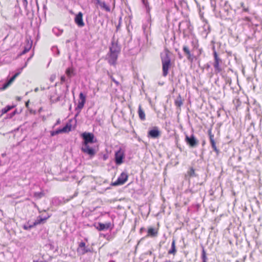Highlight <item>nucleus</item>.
Masks as SVG:
<instances>
[{
	"label": "nucleus",
	"instance_id": "nucleus-1",
	"mask_svg": "<svg viewBox=\"0 0 262 262\" xmlns=\"http://www.w3.org/2000/svg\"><path fill=\"white\" fill-rule=\"evenodd\" d=\"M110 51L108 53V62L110 64L115 65L117 60L118 54L121 51V47L118 45V40L113 38L111 45L109 48Z\"/></svg>",
	"mask_w": 262,
	"mask_h": 262
},
{
	"label": "nucleus",
	"instance_id": "nucleus-2",
	"mask_svg": "<svg viewBox=\"0 0 262 262\" xmlns=\"http://www.w3.org/2000/svg\"><path fill=\"white\" fill-rule=\"evenodd\" d=\"M161 56L162 63L163 76L165 77L167 75L169 69L171 66V59L169 53L167 51L161 54Z\"/></svg>",
	"mask_w": 262,
	"mask_h": 262
},
{
	"label": "nucleus",
	"instance_id": "nucleus-3",
	"mask_svg": "<svg viewBox=\"0 0 262 262\" xmlns=\"http://www.w3.org/2000/svg\"><path fill=\"white\" fill-rule=\"evenodd\" d=\"M213 56L214 58V61L213 63V67L214 68V71L215 73H220L222 69L221 67V64L222 63V59L218 56V55L216 52V51L214 49L213 51Z\"/></svg>",
	"mask_w": 262,
	"mask_h": 262
},
{
	"label": "nucleus",
	"instance_id": "nucleus-4",
	"mask_svg": "<svg viewBox=\"0 0 262 262\" xmlns=\"http://www.w3.org/2000/svg\"><path fill=\"white\" fill-rule=\"evenodd\" d=\"M83 139L82 144H89V143H94V135L91 133L84 132L81 135Z\"/></svg>",
	"mask_w": 262,
	"mask_h": 262
},
{
	"label": "nucleus",
	"instance_id": "nucleus-5",
	"mask_svg": "<svg viewBox=\"0 0 262 262\" xmlns=\"http://www.w3.org/2000/svg\"><path fill=\"white\" fill-rule=\"evenodd\" d=\"M185 141L187 144L192 147H195L199 143L198 140L195 138L194 135L192 134L190 136L186 135Z\"/></svg>",
	"mask_w": 262,
	"mask_h": 262
},
{
	"label": "nucleus",
	"instance_id": "nucleus-6",
	"mask_svg": "<svg viewBox=\"0 0 262 262\" xmlns=\"http://www.w3.org/2000/svg\"><path fill=\"white\" fill-rule=\"evenodd\" d=\"M124 158V153L121 149L115 152V161L117 165L121 164L123 163V160Z\"/></svg>",
	"mask_w": 262,
	"mask_h": 262
},
{
	"label": "nucleus",
	"instance_id": "nucleus-7",
	"mask_svg": "<svg viewBox=\"0 0 262 262\" xmlns=\"http://www.w3.org/2000/svg\"><path fill=\"white\" fill-rule=\"evenodd\" d=\"M128 175L125 172H122L117 181L113 183L114 186L122 185L127 180Z\"/></svg>",
	"mask_w": 262,
	"mask_h": 262
},
{
	"label": "nucleus",
	"instance_id": "nucleus-8",
	"mask_svg": "<svg viewBox=\"0 0 262 262\" xmlns=\"http://www.w3.org/2000/svg\"><path fill=\"white\" fill-rule=\"evenodd\" d=\"M208 135L209 136V140H210L211 147L212 148L213 150L216 152V155H219V154L220 153V150L216 147V143L214 139V135L212 134L211 129H209L208 130Z\"/></svg>",
	"mask_w": 262,
	"mask_h": 262
},
{
	"label": "nucleus",
	"instance_id": "nucleus-9",
	"mask_svg": "<svg viewBox=\"0 0 262 262\" xmlns=\"http://www.w3.org/2000/svg\"><path fill=\"white\" fill-rule=\"evenodd\" d=\"M79 99L80 100L78 102V105L75 108L76 111H78V112L81 111L86 101V97L82 92L79 94Z\"/></svg>",
	"mask_w": 262,
	"mask_h": 262
},
{
	"label": "nucleus",
	"instance_id": "nucleus-10",
	"mask_svg": "<svg viewBox=\"0 0 262 262\" xmlns=\"http://www.w3.org/2000/svg\"><path fill=\"white\" fill-rule=\"evenodd\" d=\"M81 150L91 157L95 155L94 149L90 147L89 144H82Z\"/></svg>",
	"mask_w": 262,
	"mask_h": 262
},
{
	"label": "nucleus",
	"instance_id": "nucleus-11",
	"mask_svg": "<svg viewBox=\"0 0 262 262\" xmlns=\"http://www.w3.org/2000/svg\"><path fill=\"white\" fill-rule=\"evenodd\" d=\"M114 226V224L111 223V222H108L106 223H99L98 224L97 229L99 231H103L107 230L109 228L112 229L113 228Z\"/></svg>",
	"mask_w": 262,
	"mask_h": 262
},
{
	"label": "nucleus",
	"instance_id": "nucleus-12",
	"mask_svg": "<svg viewBox=\"0 0 262 262\" xmlns=\"http://www.w3.org/2000/svg\"><path fill=\"white\" fill-rule=\"evenodd\" d=\"M160 135V132L158 128L156 126L154 127L148 132V137L154 139L158 138Z\"/></svg>",
	"mask_w": 262,
	"mask_h": 262
},
{
	"label": "nucleus",
	"instance_id": "nucleus-13",
	"mask_svg": "<svg viewBox=\"0 0 262 262\" xmlns=\"http://www.w3.org/2000/svg\"><path fill=\"white\" fill-rule=\"evenodd\" d=\"M183 51L185 55L187 56V59L189 61L192 62L195 57L193 54L191 53L189 48L187 46H184L183 47Z\"/></svg>",
	"mask_w": 262,
	"mask_h": 262
},
{
	"label": "nucleus",
	"instance_id": "nucleus-14",
	"mask_svg": "<svg viewBox=\"0 0 262 262\" xmlns=\"http://www.w3.org/2000/svg\"><path fill=\"white\" fill-rule=\"evenodd\" d=\"M75 22L79 27H82L84 26V23H83L82 19V13L81 12H79L76 15L75 17Z\"/></svg>",
	"mask_w": 262,
	"mask_h": 262
},
{
	"label": "nucleus",
	"instance_id": "nucleus-15",
	"mask_svg": "<svg viewBox=\"0 0 262 262\" xmlns=\"http://www.w3.org/2000/svg\"><path fill=\"white\" fill-rule=\"evenodd\" d=\"M20 72L16 73L12 77L10 78V79L6 83H5L3 86L0 88V90H5L14 80V79L19 75L20 74Z\"/></svg>",
	"mask_w": 262,
	"mask_h": 262
},
{
	"label": "nucleus",
	"instance_id": "nucleus-16",
	"mask_svg": "<svg viewBox=\"0 0 262 262\" xmlns=\"http://www.w3.org/2000/svg\"><path fill=\"white\" fill-rule=\"evenodd\" d=\"M95 4L96 5L99 6L102 9L105 10L106 12L111 11L110 6L106 5L104 2H102L100 0L99 1H98V2H95Z\"/></svg>",
	"mask_w": 262,
	"mask_h": 262
},
{
	"label": "nucleus",
	"instance_id": "nucleus-17",
	"mask_svg": "<svg viewBox=\"0 0 262 262\" xmlns=\"http://www.w3.org/2000/svg\"><path fill=\"white\" fill-rule=\"evenodd\" d=\"M66 74L68 78L70 79L73 76L76 75L75 69L72 66L68 68L66 70Z\"/></svg>",
	"mask_w": 262,
	"mask_h": 262
},
{
	"label": "nucleus",
	"instance_id": "nucleus-18",
	"mask_svg": "<svg viewBox=\"0 0 262 262\" xmlns=\"http://www.w3.org/2000/svg\"><path fill=\"white\" fill-rule=\"evenodd\" d=\"M142 4L144 7L145 9L146 13L148 15H150V11L151 9V8L149 6V4L148 3V0H141Z\"/></svg>",
	"mask_w": 262,
	"mask_h": 262
},
{
	"label": "nucleus",
	"instance_id": "nucleus-19",
	"mask_svg": "<svg viewBox=\"0 0 262 262\" xmlns=\"http://www.w3.org/2000/svg\"><path fill=\"white\" fill-rule=\"evenodd\" d=\"M147 236L156 237L158 235V230L154 228L150 227L147 230Z\"/></svg>",
	"mask_w": 262,
	"mask_h": 262
},
{
	"label": "nucleus",
	"instance_id": "nucleus-20",
	"mask_svg": "<svg viewBox=\"0 0 262 262\" xmlns=\"http://www.w3.org/2000/svg\"><path fill=\"white\" fill-rule=\"evenodd\" d=\"M176 241L174 239L172 240L171 243V246L170 249L168 251V253L169 254H172L174 255L177 252V249L176 247Z\"/></svg>",
	"mask_w": 262,
	"mask_h": 262
},
{
	"label": "nucleus",
	"instance_id": "nucleus-21",
	"mask_svg": "<svg viewBox=\"0 0 262 262\" xmlns=\"http://www.w3.org/2000/svg\"><path fill=\"white\" fill-rule=\"evenodd\" d=\"M47 219V217L42 218L40 216H38L35 221L33 223L34 226H36L39 224L44 223V222Z\"/></svg>",
	"mask_w": 262,
	"mask_h": 262
},
{
	"label": "nucleus",
	"instance_id": "nucleus-22",
	"mask_svg": "<svg viewBox=\"0 0 262 262\" xmlns=\"http://www.w3.org/2000/svg\"><path fill=\"white\" fill-rule=\"evenodd\" d=\"M138 114L139 118L141 120L143 121L145 119V115L144 111L142 109L141 105H139V106Z\"/></svg>",
	"mask_w": 262,
	"mask_h": 262
},
{
	"label": "nucleus",
	"instance_id": "nucleus-23",
	"mask_svg": "<svg viewBox=\"0 0 262 262\" xmlns=\"http://www.w3.org/2000/svg\"><path fill=\"white\" fill-rule=\"evenodd\" d=\"M64 98V97H63V98ZM62 98V97L61 96H58L56 98H54V96H51L50 97V101L51 103H55L58 101H60Z\"/></svg>",
	"mask_w": 262,
	"mask_h": 262
},
{
	"label": "nucleus",
	"instance_id": "nucleus-24",
	"mask_svg": "<svg viewBox=\"0 0 262 262\" xmlns=\"http://www.w3.org/2000/svg\"><path fill=\"white\" fill-rule=\"evenodd\" d=\"M53 33L57 36H59L63 33V30L60 29L57 27H54L52 29Z\"/></svg>",
	"mask_w": 262,
	"mask_h": 262
},
{
	"label": "nucleus",
	"instance_id": "nucleus-25",
	"mask_svg": "<svg viewBox=\"0 0 262 262\" xmlns=\"http://www.w3.org/2000/svg\"><path fill=\"white\" fill-rule=\"evenodd\" d=\"M14 106H11V105H7L5 108H3L1 111V114L0 116H2L4 114L7 113L8 112L10 111L11 109H12Z\"/></svg>",
	"mask_w": 262,
	"mask_h": 262
},
{
	"label": "nucleus",
	"instance_id": "nucleus-26",
	"mask_svg": "<svg viewBox=\"0 0 262 262\" xmlns=\"http://www.w3.org/2000/svg\"><path fill=\"white\" fill-rule=\"evenodd\" d=\"M71 124L67 123L63 127L61 128L62 133L70 132L71 130Z\"/></svg>",
	"mask_w": 262,
	"mask_h": 262
},
{
	"label": "nucleus",
	"instance_id": "nucleus-27",
	"mask_svg": "<svg viewBox=\"0 0 262 262\" xmlns=\"http://www.w3.org/2000/svg\"><path fill=\"white\" fill-rule=\"evenodd\" d=\"M201 259L202 260V262H207L208 258L206 256V253L204 249V248L202 247V254H201Z\"/></svg>",
	"mask_w": 262,
	"mask_h": 262
},
{
	"label": "nucleus",
	"instance_id": "nucleus-28",
	"mask_svg": "<svg viewBox=\"0 0 262 262\" xmlns=\"http://www.w3.org/2000/svg\"><path fill=\"white\" fill-rule=\"evenodd\" d=\"M34 227L35 226H34L33 223L32 224H30L28 222L27 223L23 225V228L26 230H29Z\"/></svg>",
	"mask_w": 262,
	"mask_h": 262
},
{
	"label": "nucleus",
	"instance_id": "nucleus-29",
	"mask_svg": "<svg viewBox=\"0 0 262 262\" xmlns=\"http://www.w3.org/2000/svg\"><path fill=\"white\" fill-rule=\"evenodd\" d=\"M51 50L55 55L58 56L59 55V50L56 46L52 47V48H51Z\"/></svg>",
	"mask_w": 262,
	"mask_h": 262
},
{
	"label": "nucleus",
	"instance_id": "nucleus-30",
	"mask_svg": "<svg viewBox=\"0 0 262 262\" xmlns=\"http://www.w3.org/2000/svg\"><path fill=\"white\" fill-rule=\"evenodd\" d=\"M174 103H175L176 106H177L178 107H180L183 104L182 100H181V98L180 97L178 98L175 100Z\"/></svg>",
	"mask_w": 262,
	"mask_h": 262
},
{
	"label": "nucleus",
	"instance_id": "nucleus-31",
	"mask_svg": "<svg viewBox=\"0 0 262 262\" xmlns=\"http://www.w3.org/2000/svg\"><path fill=\"white\" fill-rule=\"evenodd\" d=\"M61 133H62L61 129V128H59L56 130L51 131L50 133V134H51V136H54L56 135H58V134H61Z\"/></svg>",
	"mask_w": 262,
	"mask_h": 262
},
{
	"label": "nucleus",
	"instance_id": "nucleus-32",
	"mask_svg": "<svg viewBox=\"0 0 262 262\" xmlns=\"http://www.w3.org/2000/svg\"><path fill=\"white\" fill-rule=\"evenodd\" d=\"M210 5L211 7L213 8L214 12L217 11L216 6V2L215 0H210Z\"/></svg>",
	"mask_w": 262,
	"mask_h": 262
},
{
	"label": "nucleus",
	"instance_id": "nucleus-33",
	"mask_svg": "<svg viewBox=\"0 0 262 262\" xmlns=\"http://www.w3.org/2000/svg\"><path fill=\"white\" fill-rule=\"evenodd\" d=\"M188 173L189 176L191 177H196V176L193 168H191Z\"/></svg>",
	"mask_w": 262,
	"mask_h": 262
},
{
	"label": "nucleus",
	"instance_id": "nucleus-34",
	"mask_svg": "<svg viewBox=\"0 0 262 262\" xmlns=\"http://www.w3.org/2000/svg\"><path fill=\"white\" fill-rule=\"evenodd\" d=\"M81 253L82 254H84L91 251L90 249L86 248L85 247L84 248L81 249Z\"/></svg>",
	"mask_w": 262,
	"mask_h": 262
},
{
	"label": "nucleus",
	"instance_id": "nucleus-35",
	"mask_svg": "<svg viewBox=\"0 0 262 262\" xmlns=\"http://www.w3.org/2000/svg\"><path fill=\"white\" fill-rule=\"evenodd\" d=\"M85 246V243L84 242H80L79 244L78 250L80 249V250H81V249L84 248Z\"/></svg>",
	"mask_w": 262,
	"mask_h": 262
},
{
	"label": "nucleus",
	"instance_id": "nucleus-36",
	"mask_svg": "<svg viewBox=\"0 0 262 262\" xmlns=\"http://www.w3.org/2000/svg\"><path fill=\"white\" fill-rule=\"evenodd\" d=\"M241 7L243 8V11H244V12H248L249 11V9L248 7H246L245 6H244V4L243 3H241Z\"/></svg>",
	"mask_w": 262,
	"mask_h": 262
},
{
	"label": "nucleus",
	"instance_id": "nucleus-37",
	"mask_svg": "<svg viewBox=\"0 0 262 262\" xmlns=\"http://www.w3.org/2000/svg\"><path fill=\"white\" fill-rule=\"evenodd\" d=\"M23 5L25 8H26L28 5L27 0H23Z\"/></svg>",
	"mask_w": 262,
	"mask_h": 262
},
{
	"label": "nucleus",
	"instance_id": "nucleus-38",
	"mask_svg": "<svg viewBox=\"0 0 262 262\" xmlns=\"http://www.w3.org/2000/svg\"><path fill=\"white\" fill-rule=\"evenodd\" d=\"M61 83H62L66 81V77L65 76L63 75L60 78Z\"/></svg>",
	"mask_w": 262,
	"mask_h": 262
},
{
	"label": "nucleus",
	"instance_id": "nucleus-39",
	"mask_svg": "<svg viewBox=\"0 0 262 262\" xmlns=\"http://www.w3.org/2000/svg\"><path fill=\"white\" fill-rule=\"evenodd\" d=\"M60 123V119H58L57 121L55 124H54V126H56Z\"/></svg>",
	"mask_w": 262,
	"mask_h": 262
},
{
	"label": "nucleus",
	"instance_id": "nucleus-40",
	"mask_svg": "<svg viewBox=\"0 0 262 262\" xmlns=\"http://www.w3.org/2000/svg\"><path fill=\"white\" fill-rule=\"evenodd\" d=\"M259 121H260V123H259V126H261V125L262 116H259Z\"/></svg>",
	"mask_w": 262,
	"mask_h": 262
},
{
	"label": "nucleus",
	"instance_id": "nucleus-41",
	"mask_svg": "<svg viewBox=\"0 0 262 262\" xmlns=\"http://www.w3.org/2000/svg\"><path fill=\"white\" fill-rule=\"evenodd\" d=\"M29 50V49H25V50L23 51L22 54H25L26 52H27Z\"/></svg>",
	"mask_w": 262,
	"mask_h": 262
},
{
	"label": "nucleus",
	"instance_id": "nucleus-42",
	"mask_svg": "<svg viewBox=\"0 0 262 262\" xmlns=\"http://www.w3.org/2000/svg\"><path fill=\"white\" fill-rule=\"evenodd\" d=\"M14 116V115H12V113H11L9 114L8 115V118H12V117H13V116Z\"/></svg>",
	"mask_w": 262,
	"mask_h": 262
},
{
	"label": "nucleus",
	"instance_id": "nucleus-43",
	"mask_svg": "<svg viewBox=\"0 0 262 262\" xmlns=\"http://www.w3.org/2000/svg\"><path fill=\"white\" fill-rule=\"evenodd\" d=\"M245 20L248 21H250V18L249 17H245Z\"/></svg>",
	"mask_w": 262,
	"mask_h": 262
},
{
	"label": "nucleus",
	"instance_id": "nucleus-44",
	"mask_svg": "<svg viewBox=\"0 0 262 262\" xmlns=\"http://www.w3.org/2000/svg\"><path fill=\"white\" fill-rule=\"evenodd\" d=\"M55 78V76L52 75V76L51 77V78H50L51 80V81H53Z\"/></svg>",
	"mask_w": 262,
	"mask_h": 262
},
{
	"label": "nucleus",
	"instance_id": "nucleus-45",
	"mask_svg": "<svg viewBox=\"0 0 262 262\" xmlns=\"http://www.w3.org/2000/svg\"><path fill=\"white\" fill-rule=\"evenodd\" d=\"M16 113V110H15L14 111H13L12 113V115H15Z\"/></svg>",
	"mask_w": 262,
	"mask_h": 262
},
{
	"label": "nucleus",
	"instance_id": "nucleus-46",
	"mask_svg": "<svg viewBox=\"0 0 262 262\" xmlns=\"http://www.w3.org/2000/svg\"><path fill=\"white\" fill-rule=\"evenodd\" d=\"M34 91L35 92H37L38 91V88H36L35 89H34Z\"/></svg>",
	"mask_w": 262,
	"mask_h": 262
},
{
	"label": "nucleus",
	"instance_id": "nucleus-47",
	"mask_svg": "<svg viewBox=\"0 0 262 262\" xmlns=\"http://www.w3.org/2000/svg\"><path fill=\"white\" fill-rule=\"evenodd\" d=\"M145 230V228H141L140 229V232H142V231Z\"/></svg>",
	"mask_w": 262,
	"mask_h": 262
},
{
	"label": "nucleus",
	"instance_id": "nucleus-48",
	"mask_svg": "<svg viewBox=\"0 0 262 262\" xmlns=\"http://www.w3.org/2000/svg\"><path fill=\"white\" fill-rule=\"evenodd\" d=\"M179 58H180V59H181V58H182V55H181V54H179Z\"/></svg>",
	"mask_w": 262,
	"mask_h": 262
},
{
	"label": "nucleus",
	"instance_id": "nucleus-49",
	"mask_svg": "<svg viewBox=\"0 0 262 262\" xmlns=\"http://www.w3.org/2000/svg\"><path fill=\"white\" fill-rule=\"evenodd\" d=\"M94 2V3L95 2H98V1H99L100 0H93Z\"/></svg>",
	"mask_w": 262,
	"mask_h": 262
},
{
	"label": "nucleus",
	"instance_id": "nucleus-50",
	"mask_svg": "<svg viewBox=\"0 0 262 262\" xmlns=\"http://www.w3.org/2000/svg\"><path fill=\"white\" fill-rule=\"evenodd\" d=\"M206 66H207V67L208 68H209L210 67V65H209V64H207L206 65Z\"/></svg>",
	"mask_w": 262,
	"mask_h": 262
},
{
	"label": "nucleus",
	"instance_id": "nucleus-51",
	"mask_svg": "<svg viewBox=\"0 0 262 262\" xmlns=\"http://www.w3.org/2000/svg\"><path fill=\"white\" fill-rule=\"evenodd\" d=\"M109 262H115V261L113 260H111L109 261Z\"/></svg>",
	"mask_w": 262,
	"mask_h": 262
},
{
	"label": "nucleus",
	"instance_id": "nucleus-52",
	"mask_svg": "<svg viewBox=\"0 0 262 262\" xmlns=\"http://www.w3.org/2000/svg\"><path fill=\"white\" fill-rule=\"evenodd\" d=\"M222 10H223H223H224V11H226V8H222Z\"/></svg>",
	"mask_w": 262,
	"mask_h": 262
},
{
	"label": "nucleus",
	"instance_id": "nucleus-53",
	"mask_svg": "<svg viewBox=\"0 0 262 262\" xmlns=\"http://www.w3.org/2000/svg\"><path fill=\"white\" fill-rule=\"evenodd\" d=\"M41 90H45V88H41Z\"/></svg>",
	"mask_w": 262,
	"mask_h": 262
},
{
	"label": "nucleus",
	"instance_id": "nucleus-54",
	"mask_svg": "<svg viewBox=\"0 0 262 262\" xmlns=\"http://www.w3.org/2000/svg\"><path fill=\"white\" fill-rule=\"evenodd\" d=\"M113 81L116 82V83H117V82L116 81H115L114 79H113Z\"/></svg>",
	"mask_w": 262,
	"mask_h": 262
},
{
	"label": "nucleus",
	"instance_id": "nucleus-55",
	"mask_svg": "<svg viewBox=\"0 0 262 262\" xmlns=\"http://www.w3.org/2000/svg\"><path fill=\"white\" fill-rule=\"evenodd\" d=\"M225 6L226 7V2L225 4Z\"/></svg>",
	"mask_w": 262,
	"mask_h": 262
},
{
	"label": "nucleus",
	"instance_id": "nucleus-56",
	"mask_svg": "<svg viewBox=\"0 0 262 262\" xmlns=\"http://www.w3.org/2000/svg\"><path fill=\"white\" fill-rule=\"evenodd\" d=\"M165 262H171L170 261H166Z\"/></svg>",
	"mask_w": 262,
	"mask_h": 262
}]
</instances>
